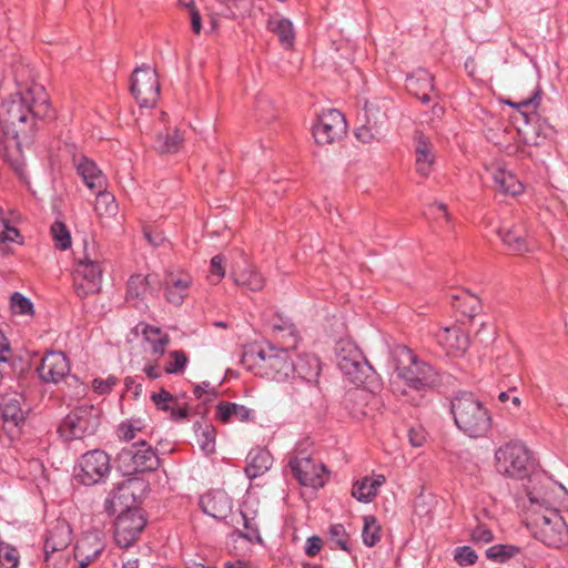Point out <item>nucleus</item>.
Masks as SVG:
<instances>
[{"label":"nucleus","instance_id":"obj_49","mask_svg":"<svg viewBox=\"0 0 568 568\" xmlns=\"http://www.w3.org/2000/svg\"><path fill=\"white\" fill-rule=\"evenodd\" d=\"M540 89H536L532 95L518 102L506 101V104L516 108L523 115V112L536 113V109L540 103Z\"/></svg>","mask_w":568,"mask_h":568},{"label":"nucleus","instance_id":"obj_30","mask_svg":"<svg viewBox=\"0 0 568 568\" xmlns=\"http://www.w3.org/2000/svg\"><path fill=\"white\" fill-rule=\"evenodd\" d=\"M268 31L277 36L280 44L290 50L295 42V31L291 20L278 14L270 17L266 23Z\"/></svg>","mask_w":568,"mask_h":568},{"label":"nucleus","instance_id":"obj_28","mask_svg":"<svg viewBox=\"0 0 568 568\" xmlns=\"http://www.w3.org/2000/svg\"><path fill=\"white\" fill-rule=\"evenodd\" d=\"M320 358L313 354L298 355L294 361V373L292 379L301 378L307 382H318L321 374Z\"/></svg>","mask_w":568,"mask_h":568},{"label":"nucleus","instance_id":"obj_19","mask_svg":"<svg viewBox=\"0 0 568 568\" xmlns=\"http://www.w3.org/2000/svg\"><path fill=\"white\" fill-rule=\"evenodd\" d=\"M165 298L169 303L181 305L187 296L192 277L184 272H170L165 276Z\"/></svg>","mask_w":568,"mask_h":568},{"label":"nucleus","instance_id":"obj_37","mask_svg":"<svg viewBox=\"0 0 568 568\" xmlns=\"http://www.w3.org/2000/svg\"><path fill=\"white\" fill-rule=\"evenodd\" d=\"M372 394L364 388H354L347 392L344 405L355 418L368 415L367 404Z\"/></svg>","mask_w":568,"mask_h":568},{"label":"nucleus","instance_id":"obj_59","mask_svg":"<svg viewBox=\"0 0 568 568\" xmlns=\"http://www.w3.org/2000/svg\"><path fill=\"white\" fill-rule=\"evenodd\" d=\"M494 538L491 530L485 525H478L471 532V539L476 542L487 544Z\"/></svg>","mask_w":568,"mask_h":568},{"label":"nucleus","instance_id":"obj_29","mask_svg":"<svg viewBox=\"0 0 568 568\" xmlns=\"http://www.w3.org/2000/svg\"><path fill=\"white\" fill-rule=\"evenodd\" d=\"M291 390L288 392L292 399L302 405H312L314 400L320 398L318 382H307L301 378H294L291 382Z\"/></svg>","mask_w":568,"mask_h":568},{"label":"nucleus","instance_id":"obj_3","mask_svg":"<svg viewBox=\"0 0 568 568\" xmlns=\"http://www.w3.org/2000/svg\"><path fill=\"white\" fill-rule=\"evenodd\" d=\"M450 413L456 427L470 438H480L491 428L489 409L471 393L460 390L450 398Z\"/></svg>","mask_w":568,"mask_h":568},{"label":"nucleus","instance_id":"obj_35","mask_svg":"<svg viewBox=\"0 0 568 568\" xmlns=\"http://www.w3.org/2000/svg\"><path fill=\"white\" fill-rule=\"evenodd\" d=\"M216 14L235 21H243L251 12L250 0H217Z\"/></svg>","mask_w":568,"mask_h":568},{"label":"nucleus","instance_id":"obj_20","mask_svg":"<svg viewBox=\"0 0 568 568\" xmlns=\"http://www.w3.org/2000/svg\"><path fill=\"white\" fill-rule=\"evenodd\" d=\"M498 234L504 244L514 254L529 252L535 246L534 241L527 237L526 230L520 224L508 229L503 227L498 231Z\"/></svg>","mask_w":568,"mask_h":568},{"label":"nucleus","instance_id":"obj_56","mask_svg":"<svg viewBox=\"0 0 568 568\" xmlns=\"http://www.w3.org/2000/svg\"><path fill=\"white\" fill-rule=\"evenodd\" d=\"M454 559L460 566H469L476 562L477 555L470 547L463 546L455 549Z\"/></svg>","mask_w":568,"mask_h":568},{"label":"nucleus","instance_id":"obj_43","mask_svg":"<svg viewBox=\"0 0 568 568\" xmlns=\"http://www.w3.org/2000/svg\"><path fill=\"white\" fill-rule=\"evenodd\" d=\"M151 275H132L128 281V298H143L149 290Z\"/></svg>","mask_w":568,"mask_h":568},{"label":"nucleus","instance_id":"obj_51","mask_svg":"<svg viewBox=\"0 0 568 568\" xmlns=\"http://www.w3.org/2000/svg\"><path fill=\"white\" fill-rule=\"evenodd\" d=\"M171 362L166 363L164 371L166 374L182 373L187 363V356L183 351H173L170 353Z\"/></svg>","mask_w":568,"mask_h":568},{"label":"nucleus","instance_id":"obj_48","mask_svg":"<svg viewBox=\"0 0 568 568\" xmlns=\"http://www.w3.org/2000/svg\"><path fill=\"white\" fill-rule=\"evenodd\" d=\"M94 540L95 547L92 550L89 549V538L79 541L74 549V558L77 560H83V558L88 557L90 558V564H92L103 550V546L101 545V542L98 539Z\"/></svg>","mask_w":568,"mask_h":568},{"label":"nucleus","instance_id":"obj_24","mask_svg":"<svg viewBox=\"0 0 568 568\" xmlns=\"http://www.w3.org/2000/svg\"><path fill=\"white\" fill-rule=\"evenodd\" d=\"M243 266L237 264L231 272L234 283L253 292L262 291L265 285V278L254 266L248 265L245 260H243Z\"/></svg>","mask_w":568,"mask_h":568},{"label":"nucleus","instance_id":"obj_53","mask_svg":"<svg viewBox=\"0 0 568 568\" xmlns=\"http://www.w3.org/2000/svg\"><path fill=\"white\" fill-rule=\"evenodd\" d=\"M516 552H518V548L514 546L495 545L486 550V556L491 560L504 561L505 559L513 557Z\"/></svg>","mask_w":568,"mask_h":568},{"label":"nucleus","instance_id":"obj_8","mask_svg":"<svg viewBox=\"0 0 568 568\" xmlns=\"http://www.w3.org/2000/svg\"><path fill=\"white\" fill-rule=\"evenodd\" d=\"M258 374L275 382H286L294 373V359L290 351L267 346L257 353Z\"/></svg>","mask_w":568,"mask_h":568},{"label":"nucleus","instance_id":"obj_52","mask_svg":"<svg viewBox=\"0 0 568 568\" xmlns=\"http://www.w3.org/2000/svg\"><path fill=\"white\" fill-rule=\"evenodd\" d=\"M151 399L155 407L163 412H170L172 406L176 404L175 397L164 388H161L159 393H152Z\"/></svg>","mask_w":568,"mask_h":568},{"label":"nucleus","instance_id":"obj_45","mask_svg":"<svg viewBox=\"0 0 568 568\" xmlns=\"http://www.w3.org/2000/svg\"><path fill=\"white\" fill-rule=\"evenodd\" d=\"M362 537L367 547H373L381 540V526L374 516L364 517Z\"/></svg>","mask_w":568,"mask_h":568},{"label":"nucleus","instance_id":"obj_63","mask_svg":"<svg viewBox=\"0 0 568 568\" xmlns=\"http://www.w3.org/2000/svg\"><path fill=\"white\" fill-rule=\"evenodd\" d=\"M144 237L148 240L150 244L153 246H159L163 243L164 236L160 232H152L149 227H144L143 230Z\"/></svg>","mask_w":568,"mask_h":568},{"label":"nucleus","instance_id":"obj_10","mask_svg":"<svg viewBox=\"0 0 568 568\" xmlns=\"http://www.w3.org/2000/svg\"><path fill=\"white\" fill-rule=\"evenodd\" d=\"M130 91L141 108H153L161 92L156 71L150 65L135 68L131 75Z\"/></svg>","mask_w":568,"mask_h":568},{"label":"nucleus","instance_id":"obj_34","mask_svg":"<svg viewBox=\"0 0 568 568\" xmlns=\"http://www.w3.org/2000/svg\"><path fill=\"white\" fill-rule=\"evenodd\" d=\"M216 416L223 423L231 420L251 422L254 419V412L236 403L221 402L216 406Z\"/></svg>","mask_w":568,"mask_h":568},{"label":"nucleus","instance_id":"obj_15","mask_svg":"<svg viewBox=\"0 0 568 568\" xmlns=\"http://www.w3.org/2000/svg\"><path fill=\"white\" fill-rule=\"evenodd\" d=\"M146 525L142 510L128 508L119 514L114 523V540L121 548H129L140 536Z\"/></svg>","mask_w":568,"mask_h":568},{"label":"nucleus","instance_id":"obj_11","mask_svg":"<svg viewBox=\"0 0 568 568\" xmlns=\"http://www.w3.org/2000/svg\"><path fill=\"white\" fill-rule=\"evenodd\" d=\"M111 470L109 455L101 449L87 452L79 459L75 467L77 479L85 485L91 486L101 483Z\"/></svg>","mask_w":568,"mask_h":568},{"label":"nucleus","instance_id":"obj_2","mask_svg":"<svg viewBox=\"0 0 568 568\" xmlns=\"http://www.w3.org/2000/svg\"><path fill=\"white\" fill-rule=\"evenodd\" d=\"M51 116L49 97L40 84H32L23 92L10 97L0 105V123L6 134H11L18 144L34 129L36 119Z\"/></svg>","mask_w":568,"mask_h":568},{"label":"nucleus","instance_id":"obj_16","mask_svg":"<svg viewBox=\"0 0 568 568\" xmlns=\"http://www.w3.org/2000/svg\"><path fill=\"white\" fill-rule=\"evenodd\" d=\"M347 124L342 112L329 109L323 112L313 126V136L317 144H331L346 133Z\"/></svg>","mask_w":568,"mask_h":568},{"label":"nucleus","instance_id":"obj_23","mask_svg":"<svg viewBox=\"0 0 568 568\" xmlns=\"http://www.w3.org/2000/svg\"><path fill=\"white\" fill-rule=\"evenodd\" d=\"M487 171L493 178L496 190L513 196L523 193V183L508 170L499 164H491Z\"/></svg>","mask_w":568,"mask_h":568},{"label":"nucleus","instance_id":"obj_39","mask_svg":"<svg viewBox=\"0 0 568 568\" xmlns=\"http://www.w3.org/2000/svg\"><path fill=\"white\" fill-rule=\"evenodd\" d=\"M142 335L150 343L154 355L160 357L165 353L170 338L166 334H162L159 327L142 324Z\"/></svg>","mask_w":568,"mask_h":568},{"label":"nucleus","instance_id":"obj_21","mask_svg":"<svg viewBox=\"0 0 568 568\" xmlns=\"http://www.w3.org/2000/svg\"><path fill=\"white\" fill-rule=\"evenodd\" d=\"M436 337L447 354L454 356L463 354L469 344L468 336L458 326L440 328Z\"/></svg>","mask_w":568,"mask_h":568},{"label":"nucleus","instance_id":"obj_57","mask_svg":"<svg viewBox=\"0 0 568 568\" xmlns=\"http://www.w3.org/2000/svg\"><path fill=\"white\" fill-rule=\"evenodd\" d=\"M0 237L8 243L18 242L20 232L17 227L10 226L8 220L0 219Z\"/></svg>","mask_w":568,"mask_h":568},{"label":"nucleus","instance_id":"obj_25","mask_svg":"<svg viewBox=\"0 0 568 568\" xmlns=\"http://www.w3.org/2000/svg\"><path fill=\"white\" fill-rule=\"evenodd\" d=\"M21 396L0 395V419L14 427L20 426L26 420V412L21 407Z\"/></svg>","mask_w":568,"mask_h":568},{"label":"nucleus","instance_id":"obj_38","mask_svg":"<svg viewBox=\"0 0 568 568\" xmlns=\"http://www.w3.org/2000/svg\"><path fill=\"white\" fill-rule=\"evenodd\" d=\"M523 119L527 129L535 135L534 144H539L538 139H551L556 133L555 128L547 119L539 116L537 113L523 112Z\"/></svg>","mask_w":568,"mask_h":568},{"label":"nucleus","instance_id":"obj_62","mask_svg":"<svg viewBox=\"0 0 568 568\" xmlns=\"http://www.w3.org/2000/svg\"><path fill=\"white\" fill-rule=\"evenodd\" d=\"M409 443L414 447H420L425 442V434L422 428H410L408 432Z\"/></svg>","mask_w":568,"mask_h":568},{"label":"nucleus","instance_id":"obj_4","mask_svg":"<svg viewBox=\"0 0 568 568\" xmlns=\"http://www.w3.org/2000/svg\"><path fill=\"white\" fill-rule=\"evenodd\" d=\"M530 465V453L519 440H510L495 452V468L504 477L524 479L529 475Z\"/></svg>","mask_w":568,"mask_h":568},{"label":"nucleus","instance_id":"obj_40","mask_svg":"<svg viewBox=\"0 0 568 568\" xmlns=\"http://www.w3.org/2000/svg\"><path fill=\"white\" fill-rule=\"evenodd\" d=\"M452 304L456 311L469 318H474L481 308L479 298L466 292L454 295Z\"/></svg>","mask_w":568,"mask_h":568},{"label":"nucleus","instance_id":"obj_1","mask_svg":"<svg viewBox=\"0 0 568 568\" xmlns=\"http://www.w3.org/2000/svg\"><path fill=\"white\" fill-rule=\"evenodd\" d=\"M531 503L527 513L526 526L531 535L542 544L559 548L568 540V527L559 508L568 510V491L562 485H554L550 493L546 494L542 504L529 494Z\"/></svg>","mask_w":568,"mask_h":568},{"label":"nucleus","instance_id":"obj_42","mask_svg":"<svg viewBox=\"0 0 568 568\" xmlns=\"http://www.w3.org/2000/svg\"><path fill=\"white\" fill-rule=\"evenodd\" d=\"M97 195L94 210L99 216L111 217L118 213V204L113 194L105 189L91 191Z\"/></svg>","mask_w":568,"mask_h":568},{"label":"nucleus","instance_id":"obj_14","mask_svg":"<svg viewBox=\"0 0 568 568\" xmlns=\"http://www.w3.org/2000/svg\"><path fill=\"white\" fill-rule=\"evenodd\" d=\"M290 467L293 476L302 486L312 488L324 486L327 476L324 464L313 459L303 452L291 458Z\"/></svg>","mask_w":568,"mask_h":568},{"label":"nucleus","instance_id":"obj_61","mask_svg":"<svg viewBox=\"0 0 568 568\" xmlns=\"http://www.w3.org/2000/svg\"><path fill=\"white\" fill-rule=\"evenodd\" d=\"M323 541L318 536H312L307 538L305 552L310 557L316 556L322 549Z\"/></svg>","mask_w":568,"mask_h":568},{"label":"nucleus","instance_id":"obj_55","mask_svg":"<svg viewBox=\"0 0 568 568\" xmlns=\"http://www.w3.org/2000/svg\"><path fill=\"white\" fill-rule=\"evenodd\" d=\"M225 275L224 257L215 255L211 258L209 281L217 284Z\"/></svg>","mask_w":568,"mask_h":568},{"label":"nucleus","instance_id":"obj_32","mask_svg":"<svg viewBox=\"0 0 568 568\" xmlns=\"http://www.w3.org/2000/svg\"><path fill=\"white\" fill-rule=\"evenodd\" d=\"M271 466L272 455L270 452L263 448H256L248 453L244 471L248 478L253 479L263 475Z\"/></svg>","mask_w":568,"mask_h":568},{"label":"nucleus","instance_id":"obj_60","mask_svg":"<svg viewBox=\"0 0 568 568\" xmlns=\"http://www.w3.org/2000/svg\"><path fill=\"white\" fill-rule=\"evenodd\" d=\"M116 384V378L113 376L108 377L106 379L95 378L93 381V388L98 394H108L111 392L112 387Z\"/></svg>","mask_w":568,"mask_h":568},{"label":"nucleus","instance_id":"obj_36","mask_svg":"<svg viewBox=\"0 0 568 568\" xmlns=\"http://www.w3.org/2000/svg\"><path fill=\"white\" fill-rule=\"evenodd\" d=\"M384 475H377L374 478L364 477L354 483L352 496L361 503H369L377 495L378 488L385 483Z\"/></svg>","mask_w":568,"mask_h":568},{"label":"nucleus","instance_id":"obj_54","mask_svg":"<svg viewBox=\"0 0 568 568\" xmlns=\"http://www.w3.org/2000/svg\"><path fill=\"white\" fill-rule=\"evenodd\" d=\"M331 540L334 541L342 550L348 551V535L342 524H335L328 530Z\"/></svg>","mask_w":568,"mask_h":568},{"label":"nucleus","instance_id":"obj_7","mask_svg":"<svg viewBox=\"0 0 568 568\" xmlns=\"http://www.w3.org/2000/svg\"><path fill=\"white\" fill-rule=\"evenodd\" d=\"M388 131L387 103L384 100H374L364 105L363 123L358 125L354 134L356 139L369 144L379 142Z\"/></svg>","mask_w":568,"mask_h":568},{"label":"nucleus","instance_id":"obj_6","mask_svg":"<svg viewBox=\"0 0 568 568\" xmlns=\"http://www.w3.org/2000/svg\"><path fill=\"white\" fill-rule=\"evenodd\" d=\"M100 425V414L91 405L71 410L60 423L58 433L64 442L82 439L93 435Z\"/></svg>","mask_w":568,"mask_h":568},{"label":"nucleus","instance_id":"obj_12","mask_svg":"<svg viewBox=\"0 0 568 568\" xmlns=\"http://www.w3.org/2000/svg\"><path fill=\"white\" fill-rule=\"evenodd\" d=\"M103 270L95 260L84 256L78 260L73 271L74 292L80 298L98 294L101 291Z\"/></svg>","mask_w":568,"mask_h":568},{"label":"nucleus","instance_id":"obj_41","mask_svg":"<svg viewBox=\"0 0 568 568\" xmlns=\"http://www.w3.org/2000/svg\"><path fill=\"white\" fill-rule=\"evenodd\" d=\"M183 138L179 130H166L156 135L154 148L160 153H173L179 150Z\"/></svg>","mask_w":568,"mask_h":568},{"label":"nucleus","instance_id":"obj_13","mask_svg":"<svg viewBox=\"0 0 568 568\" xmlns=\"http://www.w3.org/2000/svg\"><path fill=\"white\" fill-rule=\"evenodd\" d=\"M336 361L341 372L354 384H362L365 378V363L361 349L349 339L336 344Z\"/></svg>","mask_w":568,"mask_h":568},{"label":"nucleus","instance_id":"obj_44","mask_svg":"<svg viewBox=\"0 0 568 568\" xmlns=\"http://www.w3.org/2000/svg\"><path fill=\"white\" fill-rule=\"evenodd\" d=\"M197 444L205 455H210L215 450V429L212 425H199L195 429Z\"/></svg>","mask_w":568,"mask_h":568},{"label":"nucleus","instance_id":"obj_46","mask_svg":"<svg viewBox=\"0 0 568 568\" xmlns=\"http://www.w3.org/2000/svg\"><path fill=\"white\" fill-rule=\"evenodd\" d=\"M51 234L57 248L65 251L71 246V235L63 222L55 221L51 225Z\"/></svg>","mask_w":568,"mask_h":568},{"label":"nucleus","instance_id":"obj_22","mask_svg":"<svg viewBox=\"0 0 568 568\" xmlns=\"http://www.w3.org/2000/svg\"><path fill=\"white\" fill-rule=\"evenodd\" d=\"M74 165L78 174L90 191L106 187V178L92 160L82 155L79 159H74Z\"/></svg>","mask_w":568,"mask_h":568},{"label":"nucleus","instance_id":"obj_50","mask_svg":"<svg viewBox=\"0 0 568 568\" xmlns=\"http://www.w3.org/2000/svg\"><path fill=\"white\" fill-rule=\"evenodd\" d=\"M10 304L13 313L29 315L33 313L31 301L19 292H14L10 297Z\"/></svg>","mask_w":568,"mask_h":568},{"label":"nucleus","instance_id":"obj_33","mask_svg":"<svg viewBox=\"0 0 568 568\" xmlns=\"http://www.w3.org/2000/svg\"><path fill=\"white\" fill-rule=\"evenodd\" d=\"M71 541L70 529L65 524H59L49 531L44 541V559L49 560L50 554L65 549Z\"/></svg>","mask_w":568,"mask_h":568},{"label":"nucleus","instance_id":"obj_5","mask_svg":"<svg viewBox=\"0 0 568 568\" xmlns=\"http://www.w3.org/2000/svg\"><path fill=\"white\" fill-rule=\"evenodd\" d=\"M397 376L403 379L408 387L416 390H424L436 383V373L434 368L423 362L412 353L410 349L402 347L397 351Z\"/></svg>","mask_w":568,"mask_h":568},{"label":"nucleus","instance_id":"obj_64","mask_svg":"<svg viewBox=\"0 0 568 568\" xmlns=\"http://www.w3.org/2000/svg\"><path fill=\"white\" fill-rule=\"evenodd\" d=\"M0 551H3L4 560H7L8 562H11L13 567H16L18 565L19 556H18L17 549L14 547L7 545L3 548H0Z\"/></svg>","mask_w":568,"mask_h":568},{"label":"nucleus","instance_id":"obj_58","mask_svg":"<svg viewBox=\"0 0 568 568\" xmlns=\"http://www.w3.org/2000/svg\"><path fill=\"white\" fill-rule=\"evenodd\" d=\"M242 516L244 519V531L241 534V536L248 541L261 542L262 538L260 536L257 526L254 523H252L251 520H248V518L244 514H242Z\"/></svg>","mask_w":568,"mask_h":568},{"label":"nucleus","instance_id":"obj_27","mask_svg":"<svg viewBox=\"0 0 568 568\" xmlns=\"http://www.w3.org/2000/svg\"><path fill=\"white\" fill-rule=\"evenodd\" d=\"M134 503V495L130 485L121 484L115 487L106 497L104 501V510L109 515L124 511L128 508H133L131 505Z\"/></svg>","mask_w":568,"mask_h":568},{"label":"nucleus","instance_id":"obj_18","mask_svg":"<svg viewBox=\"0 0 568 568\" xmlns=\"http://www.w3.org/2000/svg\"><path fill=\"white\" fill-rule=\"evenodd\" d=\"M202 510L216 520H224L232 513V499L223 490H213L200 499Z\"/></svg>","mask_w":568,"mask_h":568},{"label":"nucleus","instance_id":"obj_47","mask_svg":"<svg viewBox=\"0 0 568 568\" xmlns=\"http://www.w3.org/2000/svg\"><path fill=\"white\" fill-rule=\"evenodd\" d=\"M145 423L141 418H130L122 422L118 427V436L124 440L133 439L139 432L145 428Z\"/></svg>","mask_w":568,"mask_h":568},{"label":"nucleus","instance_id":"obj_9","mask_svg":"<svg viewBox=\"0 0 568 568\" xmlns=\"http://www.w3.org/2000/svg\"><path fill=\"white\" fill-rule=\"evenodd\" d=\"M116 459L129 475L152 471L160 465L155 450L144 440L123 447Z\"/></svg>","mask_w":568,"mask_h":568},{"label":"nucleus","instance_id":"obj_26","mask_svg":"<svg viewBox=\"0 0 568 568\" xmlns=\"http://www.w3.org/2000/svg\"><path fill=\"white\" fill-rule=\"evenodd\" d=\"M434 78L426 70H417L406 79V88L409 93L419 99L423 103L430 101L429 93L434 90Z\"/></svg>","mask_w":568,"mask_h":568},{"label":"nucleus","instance_id":"obj_17","mask_svg":"<svg viewBox=\"0 0 568 568\" xmlns=\"http://www.w3.org/2000/svg\"><path fill=\"white\" fill-rule=\"evenodd\" d=\"M38 373L43 382L57 384L69 375V359L62 352H49L42 358Z\"/></svg>","mask_w":568,"mask_h":568},{"label":"nucleus","instance_id":"obj_31","mask_svg":"<svg viewBox=\"0 0 568 568\" xmlns=\"http://www.w3.org/2000/svg\"><path fill=\"white\" fill-rule=\"evenodd\" d=\"M415 151H416V162H415L416 172L419 175L427 178L432 173L434 163H435V155L433 152V146L423 135H419L416 139Z\"/></svg>","mask_w":568,"mask_h":568}]
</instances>
